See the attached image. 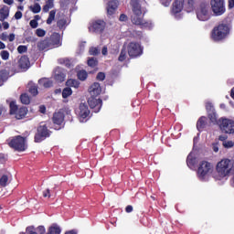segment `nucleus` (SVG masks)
<instances>
[{
	"instance_id": "obj_35",
	"label": "nucleus",
	"mask_w": 234,
	"mask_h": 234,
	"mask_svg": "<svg viewBox=\"0 0 234 234\" xmlns=\"http://www.w3.org/2000/svg\"><path fill=\"white\" fill-rule=\"evenodd\" d=\"M50 8H54V0H48L42 10L43 12L47 13L48 10H50Z\"/></svg>"
},
{
	"instance_id": "obj_56",
	"label": "nucleus",
	"mask_w": 234,
	"mask_h": 234,
	"mask_svg": "<svg viewBox=\"0 0 234 234\" xmlns=\"http://www.w3.org/2000/svg\"><path fill=\"white\" fill-rule=\"evenodd\" d=\"M23 17V13L21 11H16L15 14V19L19 20Z\"/></svg>"
},
{
	"instance_id": "obj_49",
	"label": "nucleus",
	"mask_w": 234,
	"mask_h": 234,
	"mask_svg": "<svg viewBox=\"0 0 234 234\" xmlns=\"http://www.w3.org/2000/svg\"><path fill=\"white\" fill-rule=\"evenodd\" d=\"M28 50V48L27 46L20 45L17 47V52L18 54H25Z\"/></svg>"
},
{
	"instance_id": "obj_59",
	"label": "nucleus",
	"mask_w": 234,
	"mask_h": 234,
	"mask_svg": "<svg viewBox=\"0 0 234 234\" xmlns=\"http://www.w3.org/2000/svg\"><path fill=\"white\" fill-rule=\"evenodd\" d=\"M39 112H41V114H45L47 112V107H45V105H41L39 107Z\"/></svg>"
},
{
	"instance_id": "obj_61",
	"label": "nucleus",
	"mask_w": 234,
	"mask_h": 234,
	"mask_svg": "<svg viewBox=\"0 0 234 234\" xmlns=\"http://www.w3.org/2000/svg\"><path fill=\"white\" fill-rule=\"evenodd\" d=\"M7 39L9 41H14L16 39V35L14 33H11L8 37H7Z\"/></svg>"
},
{
	"instance_id": "obj_44",
	"label": "nucleus",
	"mask_w": 234,
	"mask_h": 234,
	"mask_svg": "<svg viewBox=\"0 0 234 234\" xmlns=\"http://www.w3.org/2000/svg\"><path fill=\"white\" fill-rule=\"evenodd\" d=\"M90 56H99L100 49L98 48L91 47L89 49Z\"/></svg>"
},
{
	"instance_id": "obj_39",
	"label": "nucleus",
	"mask_w": 234,
	"mask_h": 234,
	"mask_svg": "<svg viewBox=\"0 0 234 234\" xmlns=\"http://www.w3.org/2000/svg\"><path fill=\"white\" fill-rule=\"evenodd\" d=\"M69 96H72V89L69 87L64 88L62 90V98L67 99Z\"/></svg>"
},
{
	"instance_id": "obj_25",
	"label": "nucleus",
	"mask_w": 234,
	"mask_h": 234,
	"mask_svg": "<svg viewBox=\"0 0 234 234\" xmlns=\"http://www.w3.org/2000/svg\"><path fill=\"white\" fill-rule=\"evenodd\" d=\"M207 118L206 116H201L197 122V131H199V133H202V131H204V129H206V125H207V122H206Z\"/></svg>"
},
{
	"instance_id": "obj_46",
	"label": "nucleus",
	"mask_w": 234,
	"mask_h": 234,
	"mask_svg": "<svg viewBox=\"0 0 234 234\" xmlns=\"http://www.w3.org/2000/svg\"><path fill=\"white\" fill-rule=\"evenodd\" d=\"M206 111L207 113L209 112H215V106H213V103L211 102H207L206 103Z\"/></svg>"
},
{
	"instance_id": "obj_54",
	"label": "nucleus",
	"mask_w": 234,
	"mask_h": 234,
	"mask_svg": "<svg viewBox=\"0 0 234 234\" xmlns=\"http://www.w3.org/2000/svg\"><path fill=\"white\" fill-rule=\"evenodd\" d=\"M44 198H50V189H46L42 193Z\"/></svg>"
},
{
	"instance_id": "obj_53",
	"label": "nucleus",
	"mask_w": 234,
	"mask_h": 234,
	"mask_svg": "<svg viewBox=\"0 0 234 234\" xmlns=\"http://www.w3.org/2000/svg\"><path fill=\"white\" fill-rule=\"evenodd\" d=\"M129 17L125 14H121L119 17V21L121 22H125L128 21Z\"/></svg>"
},
{
	"instance_id": "obj_33",
	"label": "nucleus",
	"mask_w": 234,
	"mask_h": 234,
	"mask_svg": "<svg viewBox=\"0 0 234 234\" xmlns=\"http://www.w3.org/2000/svg\"><path fill=\"white\" fill-rule=\"evenodd\" d=\"M56 9L49 12L48 17L46 20L47 25H50L56 19Z\"/></svg>"
},
{
	"instance_id": "obj_5",
	"label": "nucleus",
	"mask_w": 234,
	"mask_h": 234,
	"mask_svg": "<svg viewBox=\"0 0 234 234\" xmlns=\"http://www.w3.org/2000/svg\"><path fill=\"white\" fill-rule=\"evenodd\" d=\"M9 114L14 115L16 120H24V118H27V114H28V108L25 106L17 107L15 101L9 103Z\"/></svg>"
},
{
	"instance_id": "obj_36",
	"label": "nucleus",
	"mask_w": 234,
	"mask_h": 234,
	"mask_svg": "<svg viewBox=\"0 0 234 234\" xmlns=\"http://www.w3.org/2000/svg\"><path fill=\"white\" fill-rule=\"evenodd\" d=\"M118 59L119 61H125V59H127V49L125 45L122 47Z\"/></svg>"
},
{
	"instance_id": "obj_30",
	"label": "nucleus",
	"mask_w": 234,
	"mask_h": 234,
	"mask_svg": "<svg viewBox=\"0 0 234 234\" xmlns=\"http://www.w3.org/2000/svg\"><path fill=\"white\" fill-rule=\"evenodd\" d=\"M57 27L59 30H65L67 28V18L63 17L57 21Z\"/></svg>"
},
{
	"instance_id": "obj_29",
	"label": "nucleus",
	"mask_w": 234,
	"mask_h": 234,
	"mask_svg": "<svg viewBox=\"0 0 234 234\" xmlns=\"http://www.w3.org/2000/svg\"><path fill=\"white\" fill-rule=\"evenodd\" d=\"M48 39L51 40V47L53 48L54 47H56V45H59V41H60L59 34H54Z\"/></svg>"
},
{
	"instance_id": "obj_17",
	"label": "nucleus",
	"mask_w": 234,
	"mask_h": 234,
	"mask_svg": "<svg viewBox=\"0 0 234 234\" xmlns=\"http://www.w3.org/2000/svg\"><path fill=\"white\" fill-rule=\"evenodd\" d=\"M18 67L22 70H28L30 69V59L27 56H22L18 60Z\"/></svg>"
},
{
	"instance_id": "obj_41",
	"label": "nucleus",
	"mask_w": 234,
	"mask_h": 234,
	"mask_svg": "<svg viewBox=\"0 0 234 234\" xmlns=\"http://www.w3.org/2000/svg\"><path fill=\"white\" fill-rule=\"evenodd\" d=\"M7 184H8V176L3 175L0 178V186L6 187Z\"/></svg>"
},
{
	"instance_id": "obj_50",
	"label": "nucleus",
	"mask_w": 234,
	"mask_h": 234,
	"mask_svg": "<svg viewBox=\"0 0 234 234\" xmlns=\"http://www.w3.org/2000/svg\"><path fill=\"white\" fill-rule=\"evenodd\" d=\"M36 34L38 37H45L47 31H45V29L38 28L36 30Z\"/></svg>"
},
{
	"instance_id": "obj_21",
	"label": "nucleus",
	"mask_w": 234,
	"mask_h": 234,
	"mask_svg": "<svg viewBox=\"0 0 234 234\" xmlns=\"http://www.w3.org/2000/svg\"><path fill=\"white\" fill-rule=\"evenodd\" d=\"M90 96H100L101 94V86L100 85L99 82H94L90 87Z\"/></svg>"
},
{
	"instance_id": "obj_28",
	"label": "nucleus",
	"mask_w": 234,
	"mask_h": 234,
	"mask_svg": "<svg viewBox=\"0 0 234 234\" xmlns=\"http://www.w3.org/2000/svg\"><path fill=\"white\" fill-rule=\"evenodd\" d=\"M77 78L80 81H85V80H87V78H89V73H87V70H85V69H80L77 72Z\"/></svg>"
},
{
	"instance_id": "obj_24",
	"label": "nucleus",
	"mask_w": 234,
	"mask_h": 234,
	"mask_svg": "<svg viewBox=\"0 0 234 234\" xmlns=\"http://www.w3.org/2000/svg\"><path fill=\"white\" fill-rule=\"evenodd\" d=\"M38 85L39 87H42L43 89H50L52 87L53 82L52 80H48V78H42L38 80Z\"/></svg>"
},
{
	"instance_id": "obj_2",
	"label": "nucleus",
	"mask_w": 234,
	"mask_h": 234,
	"mask_svg": "<svg viewBox=\"0 0 234 234\" xmlns=\"http://www.w3.org/2000/svg\"><path fill=\"white\" fill-rule=\"evenodd\" d=\"M8 145L14 151H17L18 153H23L27 151V138L21 135H16L8 140Z\"/></svg>"
},
{
	"instance_id": "obj_26",
	"label": "nucleus",
	"mask_w": 234,
	"mask_h": 234,
	"mask_svg": "<svg viewBox=\"0 0 234 234\" xmlns=\"http://www.w3.org/2000/svg\"><path fill=\"white\" fill-rule=\"evenodd\" d=\"M8 16H10V9H8V6L5 5L0 9V21L3 22L8 19Z\"/></svg>"
},
{
	"instance_id": "obj_48",
	"label": "nucleus",
	"mask_w": 234,
	"mask_h": 234,
	"mask_svg": "<svg viewBox=\"0 0 234 234\" xmlns=\"http://www.w3.org/2000/svg\"><path fill=\"white\" fill-rule=\"evenodd\" d=\"M223 147H225V149H231V147L234 146V142L233 141H226L222 144Z\"/></svg>"
},
{
	"instance_id": "obj_11",
	"label": "nucleus",
	"mask_w": 234,
	"mask_h": 234,
	"mask_svg": "<svg viewBox=\"0 0 234 234\" xmlns=\"http://www.w3.org/2000/svg\"><path fill=\"white\" fill-rule=\"evenodd\" d=\"M88 104L90 109H93L94 112H100L101 106L103 105V101H101V99H96V97L91 96L88 100Z\"/></svg>"
},
{
	"instance_id": "obj_57",
	"label": "nucleus",
	"mask_w": 234,
	"mask_h": 234,
	"mask_svg": "<svg viewBox=\"0 0 234 234\" xmlns=\"http://www.w3.org/2000/svg\"><path fill=\"white\" fill-rule=\"evenodd\" d=\"M0 39H1L2 41H8V35H6V33H2V34L0 35Z\"/></svg>"
},
{
	"instance_id": "obj_22",
	"label": "nucleus",
	"mask_w": 234,
	"mask_h": 234,
	"mask_svg": "<svg viewBox=\"0 0 234 234\" xmlns=\"http://www.w3.org/2000/svg\"><path fill=\"white\" fill-rule=\"evenodd\" d=\"M89 114H90V111L89 110V106L85 103H81L80 105V116L82 118V120H85V118H89Z\"/></svg>"
},
{
	"instance_id": "obj_31",
	"label": "nucleus",
	"mask_w": 234,
	"mask_h": 234,
	"mask_svg": "<svg viewBox=\"0 0 234 234\" xmlns=\"http://www.w3.org/2000/svg\"><path fill=\"white\" fill-rule=\"evenodd\" d=\"M28 92L33 96H37L39 94V91L37 90V85L35 83L30 84Z\"/></svg>"
},
{
	"instance_id": "obj_16",
	"label": "nucleus",
	"mask_w": 234,
	"mask_h": 234,
	"mask_svg": "<svg viewBox=\"0 0 234 234\" xmlns=\"http://www.w3.org/2000/svg\"><path fill=\"white\" fill-rule=\"evenodd\" d=\"M197 16L199 21H207V19H209V13L207 12V7L201 6L200 10H198L197 13Z\"/></svg>"
},
{
	"instance_id": "obj_63",
	"label": "nucleus",
	"mask_w": 234,
	"mask_h": 234,
	"mask_svg": "<svg viewBox=\"0 0 234 234\" xmlns=\"http://www.w3.org/2000/svg\"><path fill=\"white\" fill-rule=\"evenodd\" d=\"M101 54H102V56H107V54H108L107 46H104V47L102 48Z\"/></svg>"
},
{
	"instance_id": "obj_60",
	"label": "nucleus",
	"mask_w": 234,
	"mask_h": 234,
	"mask_svg": "<svg viewBox=\"0 0 234 234\" xmlns=\"http://www.w3.org/2000/svg\"><path fill=\"white\" fill-rule=\"evenodd\" d=\"M160 2L164 6H169V5H171V2H169L168 0H160Z\"/></svg>"
},
{
	"instance_id": "obj_7",
	"label": "nucleus",
	"mask_w": 234,
	"mask_h": 234,
	"mask_svg": "<svg viewBox=\"0 0 234 234\" xmlns=\"http://www.w3.org/2000/svg\"><path fill=\"white\" fill-rule=\"evenodd\" d=\"M125 48L132 58H140L144 54V48L138 42H130Z\"/></svg>"
},
{
	"instance_id": "obj_8",
	"label": "nucleus",
	"mask_w": 234,
	"mask_h": 234,
	"mask_svg": "<svg viewBox=\"0 0 234 234\" xmlns=\"http://www.w3.org/2000/svg\"><path fill=\"white\" fill-rule=\"evenodd\" d=\"M17 69H16V65L8 64L4 69L0 70V87L5 85V81H8L10 76L16 74Z\"/></svg>"
},
{
	"instance_id": "obj_27",
	"label": "nucleus",
	"mask_w": 234,
	"mask_h": 234,
	"mask_svg": "<svg viewBox=\"0 0 234 234\" xmlns=\"http://www.w3.org/2000/svg\"><path fill=\"white\" fill-rule=\"evenodd\" d=\"M48 234H61V228L54 223L48 228Z\"/></svg>"
},
{
	"instance_id": "obj_18",
	"label": "nucleus",
	"mask_w": 234,
	"mask_h": 234,
	"mask_svg": "<svg viewBox=\"0 0 234 234\" xmlns=\"http://www.w3.org/2000/svg\"><path fill=\"white\" fill-rule=\"evenodd\" d=\"M184 10V0H175L172 6V14H180Z\"/></svg>"
},
{
	"instance_id": "obj_14",
	"label": "nucleus",
	"mask_w": 234,
	"mask_h": 234,
	"mask_svg": "<svg viewBox=\"0 0 234 234\" xmlns=\"http://www.w3.org/2000/svg\"><path fill=\"white\" fill-rule=\"evenodd\" d=\"M130 5L132 6V11L133 16H143L142 15V5H140V0H131Z\"/></svg>"
},
{
	"instance_id": "obj_12",
	"label": "nucleus",
	"mask_w": 234,
	"mask_h": 234,
	"mask_svg": "<svg viewBox=\"0 0 234 234\" xmlns=\"http://www.w3.org/2000/svg\"><path fill=\"white\" fill-rule=\"evenodd\" d=\"M52 122L54 125H58V128H56L58 131L61 129V126L63 125V122H65V113L61 112H57L53 114Z\"/></svg>"
},
{
	"instance_id": "obj_1",
	"label": "nucleus",
	"mask_w": 234,
	"mask_h": 234,
	"mask_svg": "<svg viewBox=\"0 0 234 234\" xmlns=\"http://www.w3.org/2000/svg\"><path fill=\"white\" fill-rule=\"evenodd\" d=\"M229 35V26L228 24H219L211 31V39L218 43L224 41Z\"/></svg>"
},
{
	"instance_id": "obj_10",
	"label": "nucleus",
	"mask_w": 234,
	"mask_h": 234,
	"mask_svg": "<svg viewBox=\"0 0 234 234\" xmlns=\"http://www.w3.org/2000/svg\"><path fill=\"white\" fill-rule=\"evenodd\" d=\"M213 169V166L211 165V163L207 161H202L199 164V166L197 168V176L200 178V180H204L206 176H207L208 173H211V170Z\"/></svg>"
},
{
	"instance_id": "obj_23",
	"label": "nucleus",
	"mask_w": 234,
	"mask_h": 234,
	"mask_svg": "<svg viewBox=\"0 0 234 234\" xmlns=\"http://www.w3.org/2000/svg\"><path fill=\"white\" fill-rule=\"evenodd\" d=\"M67 75H65V72H63V69H57L55 70L54 80H56L58 83H63L65 81V78Z\"/></svg>"
},
{
	"instance_id": "obj_47",
	"label": "nucleus",
	"mask_w": 234,
	"mask_h": 234,
	"mask_svg": "<svg viewBox=\"0 0 234 234\" xmlns=\"http://www.w3.org/2000/svg\"><path fill=\"white\" fill-rule=\"evenodd\" d=\"M19 234H37V232H36V229H34V227H27L26 229V233L20 232Z\"/></svg>"
},
{
	"instance_id": "obj_13",
	"label": "nucleus",
	"mask_w": 234,
	"mask_h": 234,
	"mask_svg": "<svg viewBox=\"0 0 234 234\" xmlns=\"http://www.w3.org/2000/svg\"><path fill=\"white\" fill-rule=\"evenodd\" d=\"M132 23L138 27H149V22L144 20V15H133L132 16Z\"/></svg>"
},
{
	"instance_id": "obj_52",
	"label": "nucleus",
	"mask_w": 234,
	"mask_h": 234,
	"mask_svg": "<svg viewBox=\"0 0 234 234\" xmlns=\"http://www.w3.org/2000/svg\"><path fill=\"white\" fill-rule=\"evenodd\" d=\"M97 80H99V81H103L104 80H105V73L104 72H99L98 74H97Z\"/></svg>"
},
{
	"instance_id": "obj_34",
	"label": "nucleus",
	"mask_w": 234,
	"mask_h": 234,
	"mask_svg": "<svg viewBox=\"0 0 234 234\" xmlns=\"http://www.w3.org/2000/svg\"><path fill=\"white\" fill-rule=\"evenodd\" d=\"M207 117L211 123H217L218 125V120H217V112H210L207 113Z\"/></svg>"
},
{
	"instance_id": "obj_38",
	"label": "nucleus",
	"mask_w": 234,
	"mask_h": 234,
	"mask_svg": "<svg viewBox=\"0 0 234 234\" xmlns=\"http://www.w3.org/2000/svg\"><path fill=\"white\" fill-rule=\"evenodd\" d=\"M186 164L188 167H195V165H197V158L188 155L186 158Z\"/></svg>"
},
{
	"instance_id": "obj_45",
	"label": "nucleus",
	"mask_w": 234,
	"mask_h": 234,
	"mask_svg": "<svg viewBox=\"0 0 234 234\" xmlns=\"http://www.w3.org/2000/svg\"><path fill=\"white\" fill-rule=\"evenodd\" d=\"M0 56H1L2 59H4V61H6L10 58V53L7 50H2L0 52Z\"/></svg>"
},
{
	"instance_id": "obj_32",
	"label": "nucleus",
	"mask_w": 234,
	"mask_h": 234,
	"mask_svg": "<svg viewBox=\"0 0 234 234\" xmlns=\"http://www.w3.org/2000/svg\"><path fill=\"white\" fill-rule=\"evenodd\" d=\"M20 101L24 105H29L30 104V97L28 96V93H22L20 95Z\"/></svg>"
},
{
	"instance_id": "obj_43",
	"label": "nucleus",
	"mask_w": 234,
	"mask_h": 234,
	"mask_svg": "<svg viewBox=\"0 0 234 234\" xmlns=\"http://www.w3.org/2000/svg\"><path fill=\"white\" fill-rule=\"evenodd\" d=\"M30 10L33 14H39V12H41V5L36 3L33 6H30Z\"/></svg>"
},
{
	"instance_id": "obj_15",
	"label": "nucleus",
	"mask_w": 234,
	"mask_h": 234,
	"mask_svg": "<svg viewBox=\"0 0 234 234\" xmlns=\"http://www.w3.org/2000/svg\"><path fill=\"white\" fill-rule=\"evenodd\" d=\"M105 25H106L105 21L97 20L92 23L91 28H92L93 32L101 34V32H103V30H105Z\"/></svg>"
},
{
	"instance_id": "obj_9",
	"label": "nucleus",
	"mask_w": 234,
	"mask_h": 234,
	"mask_svg": "<svg viewBox=\"0 0 234 234\" xmlns=\"http://www.w3.org/2000/svg\"><path fill=\"white\" fill-rule=\"evenodd\" d=\"M210 6L215 16H222L226 13V4L224 0H211Z\"/></svg>"
},
{
	"instance_id": "obj_62",
	"label": "nucleus",
	"mask_w": 234,
	"mask_h": 234,
	"mask_svg": "<svg viewBox=\"0 0 234 234\" xmlns=\"http://www.w3.org/2000/svg\"><path fill=\"white\" fill-rule=\"evenodd\" d=\"M125 211H126V213H133V206L128 205V206L125 207Z\"/></svg>"
},
{
	"instance_id": "obj_4",
	"label": "nucleus",
	"mask_w": 234,
	"mask_h": 234,
	"mask_svg": "<svg viewBox=\"0 0 234 234\" xmlns=\"http://www.w3.org/2000/svg\"><path fill=\"white\" fill-rule=\"evenodd\" d=\"M233 165H231V160L223 159L217 164L216 171L222 178L231 175Z\"/></svg>"
},
{
	"instance_id": "obj_58",
	"label": "nucleus",
	"mask_w": 234,
	"mask_h": 234,
	"mask_svg": "<svg viewBox=\"0 0 234 234\" xmlns=\"http://www.w3.org/2000/svg\"><path fill=\"white\" fill-rule=\"evenodd\" d=\"M218 140H219V142H223V144H224V142H226L228 140V135H219Z\"/></svg>"
},
{
	"instance_id": "obj_3",
	"label": "nucleus",
	"mask_w": 234,
	"mask_h": 234,
	"mask_svg": "<svg viewBox=\"0 0 234 234\" xmlns=\"http://www.w3.org/2000/svg\"><path fill=\"white\" fill-rule=\"evenodd\" d=\"M51 134L52 132L48 129V126H47V124L40 123L37 127V133L34 136V142L35 144H41V142H45L47 138H50Z\"/></svg>"
},
{
	"instance_id": "obj_20",
	"label": "nucleus",
	"mask_w": 234,
	"mask_h": 234,
	"mask_svg": "<svg viewBox=\"0 0 234 234\" xmlns=\"http://www.w3.org/2000/svg\"><path fill=\"white\" fill-rule=\"evenodd\" d=\"M37 48H38V50H48L50 48H53L52 42L48 37L45 38L44 40H41L40 42H38Z\"/></svg>"
},
{
	"instance_id": "obj_6",
	"label": "nucleus",
	"mask_w": 234,
	"mask_h": 234,
	"mask_svg": "<svg viewBox=\"0 0 234 234\" xmlns=\"http://www.w3.org/2000/svg\"><path fill=\"white\" fill-rule=\"evenodd\" d=\"M218 125L225 134H234V121L226 117H221L218 121Z\"/></svg>"
},
{
	"instance_id": "obj_51",
	"label": "nucleus",
	"mask_w": 234,
	"mask_h": 234,
	"mask_svg": "<svg viewBox=\"0 0 234 234\" xmlns=\"http://www.w3.org/2000/svg\"><path fill=\"white\" fill-rule=\"evenodd\" d=\"M37 231L38 234H48L47 233V229H45V226H38L37 228Z\"/></svg>"
},
{
	"instance_id": "obj_64",
	"label": "nucleus",
	"mask_w": 234,
	"mask_h": 234,
	"mask_svg": "<svg viewBox=\"0 0 234 234\" xmlns=\"http://www.w3.org/2000/svg\"><path fill=\"white\" fill-rule=\"evenodd\" d=\"M229 8H234V0H229Z\"/></svg>"
},
{
	"instance_id": "obj_55",
	"label": "nucleus",
	"mask_w": 234,
	"mask_h": 234,
	"mask_svg": "<svg viewBox=\"0 0 234 234\" xmlns=\"http://www.w3.org/2000/svg\"><path fill=\"white\" fill-rule=\"evenodd\" d=\"M29 25H30L31 28H37L39 24L37 22V20L33 19L29 22Z\"/></svg>"
},
{
	"instance_id": "obj_42",
	"label": "nucleus",
	"mask_w": 234,
	"mask_h": 234,
	"mask_svg": "<svg viewBox=\"0 0 234 234\" xmlns=\"http://www.w3.org/2000/svg\"><path fill=\"white\" fill-rule=\"evenodd\" d=\"M58 62L60 65H65L67 69H70V67H72V62H70V59L69 58H60Z\"/></svg>"
},
{
	"instance_id": "obj_37",
	"label": "nucleus",
	"mask_w": 234,
	"mask_h": 234,
	"mask_svg": "<svg viewBox=\"0 0 234 234\" xmlns=\"http://www.w3.org/2000/svg\"><path fill=\"white\" fill-rule=\"evenodd\" d=\"M88 67H90L91 69H95V67L98 65V58H89L87 61Z\"/></svg>"
},
{
	"instance_id": "obj_40",
	"label": "nucleus",
	"mask_w": 234,
	"mask_h": 234,
	"mask_svg": "<svg viewBox=\"0 0 234 234\" xmlns=\"http://www.w3.org/2000/svg\"><path fill=\"white\" fill-rule=\"evenodd\" d=\"M66 84L69 85V87H74L75 89H78L80 87V82L74 79L68 80Z\"/></svg>"
},
{
	"instance_id": "obj_19",
	"label": "nucleus",
	"mask_w": 234,
	"mask_h": 234,
	"mask_svg": "<svg viewBox=\"0 0 234 234\" xmlns=\"http://www.w3.org/2000/svg\"><path fill=\"white\" fill-rule=\"evenodd\" d=\"M118 0H112L108 3L107 14L108 16H114L116 10H118Z\"/></svg>"
}]
</instances>
